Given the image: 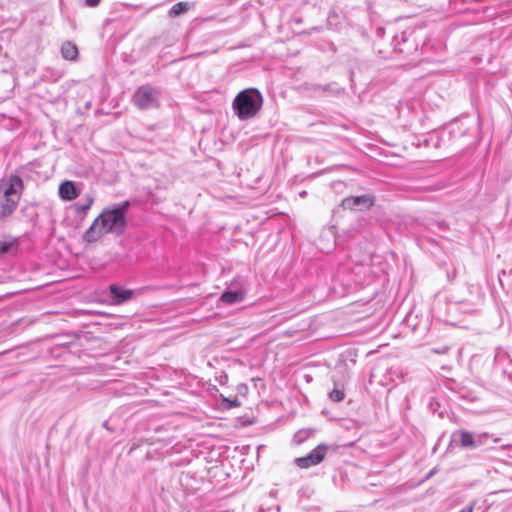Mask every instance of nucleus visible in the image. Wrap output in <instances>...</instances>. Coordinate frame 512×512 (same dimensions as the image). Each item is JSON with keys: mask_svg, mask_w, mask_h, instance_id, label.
Masks as SVG:
<instances>
[{"mask_svg": "<svg viewBox=\"0 0 512 512\" xmlns=\"http://www.w3.org/2000/svg\"><path fill=\"white\" fill-rule=\"evenodd\" d=\"M262 104V94L255 88H248L237 94L233 101V109L240 120H247L257 115Z\"/></svg>", "mask_w": 512, "mask_h": 512, "instance_id": "f03ea898", "label": "nucleus"}, {"mask_svg": "<svg viewBox=\"0 0 512 512\" xmlns=\"http://www.w3.org/2000/svg\"><path fill=\"white\" fill-rule=\"evenodd\" d=\"M374 199L371 195L352 196L343 199L342 207L350 210H361L373 205Z\"/></svg>", "mask_w": 512, "mask_h": 512, "instance_id": "0eeeda50", "label": "nucleus"}, {"mask_svg": "<svg viewBox=\"0 0 512 512\" xmlns=\"http://www.w3.org/2000/svg\"><path fill=\"white\" fill-rule=\"evenodd\" d=\"M345 397V393L342 389H339V388H334L330 393H329V398L334 401V402H340L344 399Z\"/></svg>", "mask_w": 512, "mask_h": 512, "instance_id": "4468645a", "label": "nucleus"}, {"mask_svg": "<svg viewBox=\"0 0 512 512\" xmlns=\"http://www.w3.org/2000/svg\"><path fill=\"white\" fill-rule=\"evenodd\" d=\"M454 440L458 441L463 448H477L485 444L488 438L486 433L473 434L466 430H460L454 433Z\"/></svg>", "mask_w": 512, "mask_h": 512, "instance_id": "39448f33", "label": "nucleus"}, {"mask_svg": "<svg viewBox=\"0 0 512 512\" xmlns=\"http://www.w3.org/2000/svg\"><path fill=\"white\" fill-rule=\"evenodd\" d=\"M473 511V506L470 505L469 507H466V508H463L461 511L459 512H472Z\"/></svg>", "mask_w": 512, "mask_h": 512, "instance_id": "aec40b11", "label": "nucleus"}, {"mask_svg": "<svg viewBox=\"0 0 512 512\" xmlns=\"http://www.w3.org/2000/svg\"><path fill=\"white\" fill-rule=\"evenodd\" d=\"M110 293L115 304H121L132 298L133 292L118 285L110 286Z\"/></svg>", "mask_w": 512, "mask_h": 512, "instance_id": "1a4fd4ad", "label": "nucleus"}, {"mask_svg": "<svg viewBox=\"0 0 512 512\" xmlns=\"http://www.w3.org/2000/svg\"><path fill=\"white\" fill-rule=\"evenodd\" d=\"M223 403L226 408H235L241 406V402L237 398H223Z\"/></svg>", "mask_w": 512, "mask_h": 512, "instance_id": "f3484780", "label": "nucleus"}, {"mask_svg": "<svg viewBox=\"0 0 512 512\" xmlns=\"http://www.w3.org/2000/svg\"><path fill=\"white\" fill-rule=\"evenodd\" d=\"M14 245L12 241H0V256L5 255Z\"/></svg>", "mask_w": 512, "mask_h": 512, "instance_id": "dca6fc26", "label": "nucleus"}, {"mask_svg": "<svg viewBox=\"0 0 512 512\" xmlns=\"http://www.w3.org/2000/svg\"><path fill=\"white\" fill-rule=\"evenodd\" d=\"M313 434L312 429H302L295 433L293 441L296 444L303 443L307 438H309Z\"/></svg>", "mask_w": 512, "mask_h": 512, "instance_id": "ddd939ff", "label": "nucleus"}, {"mask_svg": "<svg viewBox=\"0 0 512 512\" xmlns=\"http://www.w3.org/2000/svg\"><path fill=\"white\" fill-rule=\"evenodd\" d=\"M129 205L130 203L125 201L104 208L85 231L83 240L92 243L105 234L122 235L127 226L126 213Z\"/></svg>", "mask_w": 512, "mask_h": 512, "instance_id": "f257e3e1", "label": "nucleus"}, {"mask_svg": "<svg viewBox=\"0 0 512 512\" xmlns=\"http://www.w3.org/2000/svg\"><path fill=\"white\" fill-rule=\"evenodd\" d=\"M93 202H94V198L91 195H87L84 203L75 204V210L78 213L86 214L88 212V210L91 208Z\"/></svg>", "mask_w": 512, "mask_h": 512, "instance_id": "f8f14e48", "label": "nucleus"}, {"mask_svg": "<svg viewBox=\"0 0 512 512\" xmlns=\"http://www.w3.org/2000/svg\"><path fill=\"white\" fill-rule=\"evenodd\" d=\"M237 391L239 394L246 395L248 392V386L246 384H240L237 386Z\"/></svg>", "mask_w": 512, "mask_h": 512, "instance_id": "a211bd4d", "label": "nucleus"}, {"mask_svg": "<svg viewBox=\"0 0 512 512\" xmlns=\"http://www.w3.org/2000/svg\"><path fill=\"white\" fill-rule=\"evenodd\" d=\"M100 0H85V3L89 7H95L99 4Z\"/></svg>", "mask_w": 512, "mask_h": 512, "instance_id": "6ab92c4d", "label": "nucleus"}, {"mask_svg": "<svg viewBox=\"0 0 512 512\" xmlns=\"http://www.w3.org/2000/svg\"><path fill=\"white\" fill-rule=\"evenodd\" d=\"M329 447L326 444H319L308 455L296 459V464L301 468H309L317 465L325 458Z\"/></svg>", "mask_w": 512, "mask_h": 512, "instance_id": "423d86ee", "label": "nucleus"}, {"mask_svg": "<svg viewBox=\"0 0 512 512\" xmlns=\"http://www.w3.org/2000/svg\"><path fill=\"white\" fill-rule=\"evenodd\" d=\"M61 55L65 60L74 61L78 57V48L74 43L66 41L61 46Z\"/></svg>", "mask_w": 512, "mask_h": 512, "instance_id": "9b49d317", "label": "nucleus"}, {"mask_svg": "<svg viewBox=\"0 0 512 512\" xmlns=\"http://www.w3.org/2000/svg\"><path fill=\"white\" fill-rule=\"evenodd\" d=\"M23 190V181L19 176H11L0 185V218L10 215L16 208Z\"/></svg>", "mask_w": 512, "mask_h": 512, "instance_id": "7ed1b4c3", "label": "nucleus"}, {"mask_svg": "<svg viewBox=\"0 0 512 512\" xmlns=\"http://www.w3.org/2000/svg\"><path fill=\"white\" fill-rule=\"evenodd\" d=\"M245 298V291L243 290H236V291H226L224 292L219 301L223 302L225 304L231 305L235 303H240Z\"/></svg>", "mask_w": 512, "mask_h": 512, "instance_id": "9d476101", "label": "nucleus"}, {"mask_svg": "<svg viewBox=\"0 0 512 512\" xmlns=\"http://www.w3.org/2000/svg\"><path fill=\"white\" fill-rule=\"evenodd\" d=\"M187 8H188V6L186 3L178 2L172 6L170 13L173 15H180V14L184 13L185 11H187Z\"/></svg>", "mask_w": 512, "mask_h": 512, "instance_id": "2eb2a0df", "label": "nucleus"}, {"mask_svg": "<svg viewBox=\"0 0 512 512\" xmlns=\"http://www.w3.org/2000/svg\"><path fill=\"white\" fill-rule=\"evenodd\" d=\"M159 99V90L149 85L139 87L133 95L134 105L141 110L158 107Z\"/></svg>", "mask_w": 512, "mask_h": 512, "instance_id": "20e7f679", "label": "nucleus"}, {"mask_svg": "<svg viewBox=\"0 0 512 512\" xmlns=\"http://www.w3.org/2000/svg\"><path fill=\"white\" fill-rule=\"evenodd\" d=\"M79 190L76 188L74 182L66 180L59 186V196L65 201H71L77 198Z\"/></svg>", "mask_w": 512, "mask_h": 512, "instance_id": "6e6552de", "label": "nucleus"}]
</instances>
